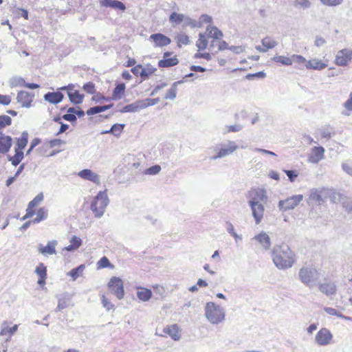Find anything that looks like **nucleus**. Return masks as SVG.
Masks as SVG:
<instances>
[{
    "label": "nucleus",
    "instance_id": "obj_1",
    "mask_svg": "<svg viewBox=\"0 0 352 352\" xmlns=\"http://www.w3.org/2000/svg\"><path fill=\"white\" fill-rule=\"evenodd\" d=\"M268 197L264 188L252 189L248 192V205L251 209L252 215L255 223L258 225L263 219L265 206Z\"/></svg>",
    "mask_w": 352,
    "mask_h": 352
},
{
    "label": "nucleus",
    "instance_id": "obj_2",
    "mask_svg": "<svg viewBox=\"0 0 352 352\" xmlns=\"http://www.w3.org/2000/svg\"><path fill=\"white\" fill-rule=\"evenodd\" d=\"M294 256V253L286 244L276 245L272 251L273 262L280 270H285L293 265Z\"/></svg>",
    "mask_w": 352,
    "mask_h": 352
},
{
    "label": "nucleus",
    "instance_id": "obj_3",
    "mask_svg": "<svg viewBox=\"0 0 352 352\" xmlns=\"http://www.w3.org/2000/svg\"><path fill=\"white\" fill-rule=\"evenodd\" d=\"M206 320L213 325L223 323L226 320L225 309L214 302H208L204 307Z\"/></svg>",
    "mask_w": 352,
    "mask_h": 352
},
{
    "label": "nucleus",
    "instance_id": "obj_4",
    "mask_svg": "<svg viewBox=\"0 0 352 352\" xmlns=\"http://www.w3.org/2000/svg\"><path fill=\"white\" fill-rule=\"evenodd\" d=\"M109 198L107 195V190L99 191L93 199L90 209L96 218H101L109 204Z\"/></svg>",
    "mask_w": 352,
    "mask_h": 352
},
{
    "label": "nucleus",
    "instance_id": "obj_5",
    "mask_svg": "<svg viewBox=\"0 0 352 352\" xmlns=\"http://www.w3.org/2000/svg\"><path fill=\"white\" fill-rule=\"evenodd\" d=\"M239 148L236 143L230 140H227L218 144L214 148V154L210 157V160L222 159L232 155Z\"/></svg>",
    "mask_w": 352,
    "mask_h": 352
},
{
    "label": "nucleus",
    "instance_id": "obj_6",
    "mask_svg": "<svg viewBox=\"0 0 352 352\" xmlns=\"http://www.w3.org/2000/svg\"><path fill=\"white\" fill-rule=\"evenodd\" d=\"M320 277L318 272L314 267H305L300 270L298 273L299 280L307 287H314Z\"/></svg>",
    "mask_w": 352,
    "mask_h": 352
},
{
    "label": "nucleus",
    "instance_id": "obj_7",
    "mask_svg": "<svg viewBox=\"0 0 352 352\" xmlns=\"http://www.w3.org/2000/svg\"><path fill=\"white\" fill-rule=\"evenodd\" d=\"M303 200L302 195H296L285 199L280 200L278 208L281 212H286L294 209Z\"/></svg>",
    "mask_w": 352,
    "mask_h": 352
},
{
    "label": "nucleus",
    "instance_id": "obj_8",
    "mask_svg": "<svg viewBox=\"0 0 352 352\" xmlns=\"http://www.w3.org/2000/svg\"><path fill=\"white\" fill-rule=\"evenodd\" d=\"M333 336L331 331L326 328H321L314 337V342L320 346H326L333 343Z\"/></svg>",
    "mask_w": 352,
    "mask_h": 352
},
{
    "label": "nucleus",
    "instance_id": "obj_9",
    "mask_svg": "<svg viewBox=\"0 0 352 352\" xmlns=\"http://www.w3.org/2000/svg\"><path fill=\"white\" fill-rule=\"evenodd\" d=\"M108 287L110 292L121 300L124 296V284L121 278L118 277H112L109 283Z\"/></svg>",
    "mask_w": 352,
    "mask_h": 352
},
{
    "label": "nucleus",
    "instance_id": "obj_10",
    "mask_svg": "<svg viewBox=\"0 0 352 352\" xmlns=\"http://www.w3.org/2000/svg\"><path fill=\"white\" fill-rule=\"evenodd\" d=\"M352 60V50L344 48L338 50L335 55L334 63L340 67H346Z\"/></svg>",
    "mask_w": 352,
    "mask_h": 352
},
{
    "label": "nucleus",
    "instance_id": "obj_11",
    "mask_svg": "<svg viewBox=\"0 0 352 352\" xmlns=\"http://www.w3.org/2000/svg\"><path fill=\"white\" fill-rule=\"evenodd\" d=\"M329 194V190L324 188H312L309 192V199L317 205L322 204Z\"/></svg>",
    "mask_w": 352,
    "mask_h": 352
},
{
    "label": "nucleus",
    "instance_id": "obj_12",
    "mask_svg": "<svg viewBox=\"0 0 352 352\" xmlns=\"http://www.w3.org/2000/svg\"><path fill=\"white\" fill-rule=\"evenodd\" d=\"M324 148L321 146L313 147L308 155L307 161L311 164H318L324 158Z\"/></svg>",
    "mask_w": 352,
    "mask_h": 352
},
{
    "label": "nucleus",
    "instance_id": "obj_13",
    "mask_svg": "<svg viewBox=\"0 0 352 352\" xmlns=\"http://www.w3.org/2000/svg\"><path fill=\"white\" fill-rule=\"evenodd\" d=\"M35 97L34 94L26 91H20L16 95V100L23 107L29 108Z\"/></svg>",
    "mask_w": 352,
    "mask_h": 352
},
{
    "label": "nucleus",
    "instance_id": "obj_14",
    "mask_svg": "<svg viewBox=\"0 0 352 352\" xmlns=\"http://www.w3.org/2000/svg\"><path fill=\"white\" fill-rule=\"evenodd\" d=\"M78 177L81 179L90 181L96 184H100V177L91 169H83L78 173Z\"/></svg>",
    "mask_w": 352,
    "mask_h": 352
},
{
    "label": "nucleus",
    "instance_id": "obj_15",
    "mask_svg": "<svg viewBox=\"0 0 352 352\" xmlns=\"http://www.w3.org/2000/svg\"><path fill=\"white\" fill-rule=\"evenodd\" d=\"M252 240L256 241L265 250H268L271 247V239L265 232H261L254 236Z\"/></svg>",
    "mask_w": 352,
    "mask_h": 352
},
{
    "label": "nucleus",
    "instance_id": "obj_16",
    "mask_svg": "<svg viewBox=\"0 0 352 352\" xmlns=\"http://www.w3.org/2000/svg\"><path fill=\"white\" fill-rule=\"evenodd\" d=\"M150 40L154 43V47L167 46L171 43V40L161 33L153 34L150 36Z\"/></svg>",
    "mask_w": 352,
    "mask_h": 352
},
{
    "label": "nucleus",
    "instance_id": "obj_17",
    "mask_svg": "<svg viewBox=\"0 0 352 352\" xmlns=\"http://www.w3.org/2000/svg\"><path fill=\"white\" fill-rule=\"evenodd\" d=\"M72 306H74V304L72 302V296L67 293L63 294L58 298V305L56 311H61Z\"/></svg>",
    "mask_w": 352,
    "mask_h": 352
},
{
    "label": "nucleus",
    "instance_id": "obj_18",
    "mask_svg": "<svg viewBox=\"0 0 352 352\" xmlns=\"http://www.w3.org/2000/svg\"><path fill=\"white\" fill-rule=\"evenodd\" d=\"M328 66L322 60L314 58L309 60L305 65L307 69L322 70Z\"/></svg>",
    "mask_w": 352,
    "mask_h": 352
},
{
    "label": "nucleus",
    "instance_id": "obj_19",
    "mask_svg": "<svg viewBox=\"0 0 352 352\" xmlns=\"http://www.w3.org/2000/svg\"><path fill=\"white\" fill-rule=\"evenodd\" d=\"M57 245L56 240H52L47 242L46 246H43L41 244L38 245V252L44 255H52L56 253L55 247Z\"/></svg>",
    "mask_w": 352,
    "mask_h": 352
},
{
    "label": "nucleus",
    "instance_id": "obj_20",
    "mask_svg": "<svg viewBox=\"0 0 352 352\" xmlns=\"http://www.w3.org/2000/svg\"><path fill=\"white\" fill-rule=\"evenodd\" d=\"M99 3L102 7L111 8L121 11H124L126 10L125 5L118 0H99Z\"/></svg>",
    "mask_w": 352,
    "mask_h": 352
},
{
    "label": "nucleus",
    "instance_id": "obj_21",
    "mask_svg": "<svg viewBox=\"0 0 352 352\" xmlns=\"http://www.w3.org/2000/svg\"><path fill=\"white\" fill-rule=\"evenodd\" d=\"M318 288L322 294L327 296L334 295L336 292V286L333 282L324 281L319 284Z\"/></svg>",
    "mask_w": 352,
    "mask_h": 352
},
{
    "label": "nucleus",
    "instance_id": "obj_22",
    "mask_svg": "<svg viewBox=\"0 0 352 352\" xmlns=\"http://www.w3.org/2000/svg\"><path fill=\"white\" fill-rule=\"evenodd\" d=\"M63 99V94L60 91L48 92L44 95V100L51 104H58Z\"/></svg>",
    "mask_w": 352,
    "mask_h": 352
},
{
    "label": "nucleus",
    "instance_id": "obj_23",
    "mask_svg": "<svg viewBox=\"0 0 352 352\" xmlns=\"http://www.w3.org/2000/svg\"><path fill=\"white\" fill-rule=\"evenodd\" d=\"M12 146V138L10 136L3 135L0 133V153H6Z\"/></svg>",
    "mask_w": 352,
    "mask_h": 352
},
{
    "label": "nucleus",
    "instance_id": "obj_24",
    "mask_svg": "<svg viewBox=\"0 0 352 352\" xmlns=\"http://www.w3.org/2000/svg\"><path fill=\"white\" fill-rule=\"evenodd\" d=\"M17 329V324H14L13 327H10L8 322H3L1 327L0 335L2 336L9 335L8 338L6 339V341L8 342L10 340L11 335L14 334Z\"/></svg>",
    "mask_w": 352,
    "mask_h": 352
},
{
    "label": "nucleus",
    "instance_id": "obj_25",
    "mask_svg": "<svg viewBox=\"0 0 352 352\" xmlns=\"http://www.w3.org/2000/svg\"><path fill=\"white\" fill-rule=\"evenodd\" d=\"M164 332L175 341L179 340L181 338L179 327L177 324L166 327L164 329Z\"/></svg>",
    "mask_w": 352,
    "mask_h": 352
},
{
    "label": "nucleus",
    "instance_id": "obj_26",
    "mask_svg": "<svg viewBox=\"0 0 352 352\" xmlns=\"http://www.w3.org/2000/svg\"><path fill=\"white\" fill-rule=\"evenodd\" d=\"M142 109L141 100H137L133 103L127 104L124 106L120 111L121 113H126V112H138Z\"/></svg>",
    "mask_w": 352,
    "mask_h": 352
},
{
    "label": "nucleus",
    "instance_id": "obj_27",
    "mask_svg": "<svg viewBox=\"0 0 352 352\" xmlns=\"http://www.w3.org/2000/svg\"><path fill=\"white\" fill-rule=\"evenodd\" d=\"M137 296L141 301L147 302L151 299L152 296V292L150 289L144 287H138Z\"/></svg>",
    "mask_w": 352,
    "mask_h": 352
},
{
    "label": "nucleus",
    "instance_id": "obj_28",
    "mask_svg": "<svg viewBox=\"0 0 352 352\" xmlns=\"http://www.w3.org/2000/svg\"><path fill=\"white\" fill-rule=\"evenodd\" d=\"M206 32L208 33V37L213 38L217 40L221 39L223 36L222 32L216 26L208 25L206 28Z\"/></svg>",
    "mask_w": 352,
    "mask_h": 352
},
{
    "label": "nucleus",
    "instance_id": "obj_29",
    "mask_svg": "<svg viewBox=\"0 0 352 352\" xmlns=\"http://www.w3.org/2000/svg\"><path fill=\"white\" fill-rule=\"evenodd\" d=\"M184 82V80H178L173 83L170 88L167 91L164 98L168 100H174L176 98L177 92V85Z\"/></svg>",
    "mask_w": 352,
    "mask_h": 352
},
{
    "label": "nucleus",
    "instance_id": "obj_30",
    "mask_svg": "<svg viewBox=\"0 0 352 352\" xmlns=\"http://www.w3.org/2000/svg\"><path fill=\"white\" fill-rule=\"evenodd\" d=\"M178 63H179V60H178L177 56H175L172 58L160 60L158 62V65L160 67H173V66L177 65L178 64Z\"/></svg>",
    "mask_w": 352,
    "mask_h": 352
},
{
    "label": "nucleus",
    "instance_id": "obj_31",
    "mask_svg": "<svg viewBox=\"0 0 352 352\" xmlns=\"http://www.w3.org/2000/svg\"><path fill=\"white\" fill-rule=\"evenodd\" d=\"M125 85L124 83H120L116 85L113 91L112 98L113 100H120L124 95L125 91Z\"/></svg>",
    "mask_w": 352,
    "mask_h": 352
},
{
    "label": "nucleus",
    "instance_id": "obj_32",
    "mask_svg": "<svg viewBox=\"0 0 352 352\" xmlns=\"http://www.w3.org/2000/svg\"><path fill=\"white\" fill-rule=\"evenodd\" d=\"M67 94L70 101L75 104H81L83 101L84 95L80 94L78 91H68Z\"/></svg>",
    "mask_w": 352,
    "mask_h": 352
},
{
    "label": "nucleus",
    "instance_id": "obj_33",
    "mask_svg": "<svg viewBox=\"0 0 352 352\" xmlns=\"http://www.w3.org/2000/svg\"><path fill=\"white\" fill-rule=\"evenodd\" d=\"M319 133L322 138L329 140L333 133V128L329 124L324 125L319 129Z\"/></svg>",
    "mask_w": 352,
    "mask_h": 352
},
{
    "label": "nucleus",
    "instance_id": "obj_34",
    "mask_svg": "<svg viewBox=\"0 0 352 352\" xmlns=\"http://www.w3.org/2000/svg\"><path fill=\"white\" fill-rule=\"evenodd\" d=\"M28 133L26 131L22 133L21 138H18L15 149L22 151L27 145Z\"/></svg>",
    "mask_w": 352,
    "mask_h": 352
},
{
    "label": "nucleus",
    "instance_id": "obj_35",
    "mask_svg": "<svg viewBox=\"0 0 352 352\" xmlns=\"http://www.w3.org/2000/svg\"><path fill=\"white\" fill-rule=\"evenodd\" d=\"M85 268V265L84 264L80 265L77 267L73 268L68 272L67 275L70 276L73 280H76L78 277L82 276Z\"/></svg>",
    "mask_w": 352,
    "mask_h": 352
},
{
    "label": "nucleus",
    "instance_id": "obj_36",
    "mask_svg": "<svg viewBox=\"0 0 352 352\" xmlns=\"http://www.w3.org/2000/svg\"><path fill=\"white\" fill-rule=\"evenodd\" d=\"M25 80L22 77L16 76H13L8 81L9 85L11 88L16 87H23L25 86Z\"/></svg>",
    "mask_w": 352,
    "mask_h": 352
},
{
    "label": "nucleus",
    "instance_id": "obj_37",
    "mask_svg": "<svg viewBox=\"0 0 352 352\" xmlns=\"http://www.w3.org/2000/svg\"><path fill=\"white\" fill-rule=\"evenodd\" d=\"M272 60L276 63H279L285 66H290L292 65V56L288 57L285 56H275L272 58Z\"/></svg>",
    "mask_w": 352,
    "mask_h": 352
},
{
    "label": "nucleus",
    "instance_id": "obj_38",
    "mask_svg": "<svg viewBox=\"0 0 352 352\" xmlns=\"http://www.w3.org/2000/svg\"><path fill=\"white\" fill-rule=\"evenodd\" d=\"M15 153H16L14 156L8 157V160L11 162L13 166H16L23 158V152L22 151H19V149H15Z\"/></svg>",
    "mask_w": 352,
    "mask_h": 352
},
{
    "label": "nucleus",
    "instance_id": "obj_39",
    "mask_svg": "<svg viewBox=\"0 0 352 352\" xmlns=\"http://www.w3.org/2000/svg\"><path fill=\"white\" fill-rule=\"evenodd\" d=\"M293 6L296 8L305 10L311 7V3L310 0H294L293 2Z\"/></svg>",
    "mask_w": 352,
    "mask_h": 352
},
{
    "label": "nucleus",
    "instance_id": "obj_40",
    "mask_svg": "<svg viewBox=\"0 0 352 352\" xmlns=\"http://www.w3.org/2000/svg\"><path fill=\"white\" fill-rule=\"evenodd\" d=\"M175 39L179 47H181L182 45H188L190 43L189 37L185 33L183 32L178 34L176 36Z\"/></svg>",
    "mask_w": 352,
    "mask_h": 352
},
{
    "label": "nucleus",
    "instance_id": "obj_41",
    "mask_svg": "<svg viewBox=\"0 0 352 352\" xmlns=\"http://www.w3.org/2000/svg\"><path fill=\"white\" fill-rule=\"evenodd\" d=\"M343 107L345 110L342 113L344 116H349L352 112V93L349 94L348 99L343 104Z\"/></svg>",
    "mask_w": 352,
    "mask_h": 352
},
{
    "label": "nucleus",
    "instance_id": "obj_42",
    "mask_svg": "<svg viewBox=\"0 0 352 352\" xmlns=\"http://www.w3.org/2000/svg\"><path fill=\"white\" fill-rule=\"evenodd\" d=\"M184 26H189L191 28H201V22H198L197 21L193 20L188 16H185V19L184 20Z\"/></svg>",
    "mask_w": 352,
    "mask_h": 352
},
{
    "label": "nucleus",
    "instance_id": "obj_43",
    "mask_svg": "<svg viewBox=\"0 0 352 352\" xmlns=\"http://www.w3.org/2000/svg\"><path fill=\"white\" fill-rule=\"evenodd\" d=\"M185 16L186 15L183 14L173 12L169 17V21L171 23L179 24L180 23L184 22Z\"/></svg>",
    "mask_w": 352,
    "mask_h": 352
},
{
    "label": "nucleus",
    "instance_id": "obj_44",
    "mask_svg": "<svg viewBox=\"0 0 352 352\" xmlns=\"http://www.w3.org/2000/svg\"><path fill=\"white\" fill-rule=\"evenodd\" d=\"M196 46L199 50H205L208 46V41L204 34L199 33V38L197 41Z\"/></svg>",
    "mask_w": 352,
    "mask_h": 352
},
{
    "label": "nucleus",
    "instance_id": "obj_45",
    "mask_svg": "<svg viewBox=\"0 0 352 352\" xmlns=\"http://www.w3.org/2000/svg\"><path fill=\"white\" fill-rule=\"evenodd\" d=\"M261 43L267 50L272 49L277 45V42L270 37H265L261 40Z\"/></svg>",
    "mask_w": 352,
    "mask_h": 352
},
{
    "label": "nucleus",
    "instance_id": "obj_46",
    "mask_svg": "<svg viewBox=\"0 0 352 352\" xmlns=\"http://www.w3.org/2000/svg\"><path fill=\"white\" fill-rule=\"evenodd\" d=\"M156 68L150 64L146 65L144 67H142V78L146 79L150 75L153 74L155 71Z\"/></svg>",
    "mask_w": 352,
    "mask_h": 352
},
{
    "label": "nucleus",
    "instance_id": "obj_47",
    "mask_svg": "<svg viewBox=\"0 0 352 352\" xmlns=\"http://www.w3.org/2000/svg\"><path fill=\"white\" fill-rule=\"evenodd\" d=\"M47 218V211L43 208H41L36 212V217L33 219L32 222L38 223L41 221L45 220Z\"/></svg>",
    "mask_w": 352,
    "mask_h": 352
},
{
    "label": "nucleus",
    "instance_id": "obj_48",
    "mask_svg": "<svg viewBox=\"0 0 352 352\" xmlns=\"http://www.w3.org/2000/svg\"><path fill=\"white\" fill-rule=\"evenodd\" d=\"M142 109L148 107L153 106L160 102V98H146L145 100H140Z\"/></svg>",
    "mask_w": 352,
    "mask_h": 352
},
{
    "label": "nucleus",
    "instance_id": "obj_49",
    "mask_svg": "<svg viewBox=\"0 0 352 352\" xmlns=\"http://www.w3.org/2000/svg\"><path fill=\"white\" fill-rule=\"evenodd\" d=\"M35 272L41 278H46L47 277V269L43 263H40L39 265L36 267Z\"/></svg>",
    "mask_w": 352,
    "mask_h": 352
},
{
    "label": "nucleus",
    "instance_id": "obj_50",
    "mask_svg": "<svg viewBox=\"0 0 352 352\" xmlns=\"http://www.w3.org/2000/svg\"><path fill=\"white\" fill-rule=\"evenodd\" d=\"M124 124H114L110 129L111 133L113 134L116 136H118L124 129Z\"/></svg>",
    "mask_w": 352,
    "mask_h": 352
},
{
    "label": "nucleus",
    "instance_id": "obj_51",
    "mask_svg": "<svg viewBox=\"0 0 352 352\" xmlns=\"http://www.w3.org/2000/svg\"><path fill=\"white\" fill-rule=\"evenodd\" d=\"M225 129L226 131L223 132L224 134L228 133L239 132L243 129V126L241 124H236L226 126Z\"/></svg>",
    "mask_w": 352,
    "mask_h": 352
},
{
    "label": "nucleus",
    "instance_id": "obj_52",
    "mask_svg": "<svg viewBox=\"0 0 352 352\" xmlns=\"http://www.w3.org/2000/svg\"><path fill=\"white\" fill-rule=\"evenodd\" d=\"M12 119L8 116H0V129L11 124Z\"/></svg>",
    "mask_w": 352,
    "mask_h": 352
},
{
    "label": "nucleus",
    "instance_id": "obj_53",
    "mask_svg": "<svg viewBox=\"0 0 352 352\" xmlns=\"http://www.w3.org/2000/svg\"><path fill=\"white\" fill-rule=\"evenodd\" d=\"M161 170V166L160 165H155L144 170V174L149 175H157Z\"/></svg>",
    "mask_w": 352,
    "mask_h": 352
},
{
    "label": "nucleus",
    "instance_id": "obj_54",
    "mask_svg": "<svg viewBox=\"0 0 352 352\" xmlns=\"http://www.w3.org/2000/svg\"><path fill=\"white\" fill-rule=\"evenodd\" d=\"M43 200V195L42 192L37 195L33 200H32L29 204L28 206L30 207V208H33L36 206L38 205Z\"/></svg>",
    "mask_w": 352,
    "mask_h": 352
},
{
    "label": "nucleus",
    "instance_id": "obj_55",
    "mask_svg": "<svg viewBox=\"0 0 352 352\" xmlns=\"http://www.w3.org/2000/svg\"><path fill=\"white\" fill-rule=\"evenodd\" d=\"M101 301L103 307L107 310L110 311L114 309V305L112 304L110 300L104 296L102 295Z\"/></svg>",
    "mask_w": 352,
    "mask_h": 352
},
{
    "label": "nucleus",
    "instance_id": "obj_56",
    "mask_svg": "<svg viewBox=\"0 0 352 352\" xmlns=\"http://www.w3.org/2000/svg\"><path fill=\"white\" fill-rule=\"evenodd\" d=\"M324 311L330 316H335L338 318L343 317V314L341 311L332 307H324Z\"/></svg>",
    "mask_w": 352,
    "mask_h": 352
},
{
    "label": "nucleus",
    "instance_id": "obj_57",
    "mask_svg": "<svg viewBox=\"0 0 352 352\" xmlns=\"http://www.w3.org/2000/svg\"><path fill=\"white\" fill-rule=\"evenodd\" d=\"M292 63L294 62V63H298V65L305 64V65L307 64V62L308 61L306 60V58L305 57H303L301 55H298V54L292 55Z\"/></svg>",
    "mask_w": 352,
    "mask_h": 352
},
{
    "label": "nucleus",
    "instance_id": "obj_58",
    "mask_svg": "<svg viewBox=\"0 0 352 352\" xmlns=\"http://www.w3.org/2000/svg\"><path fill=\"white\" fill-rule=\"evenodd\" d=\"M321 3L327 6H337L340 5L343 0H320Z\"/></svg>",
    "mask_w": 352,
    "mask_h": 352
},
{
    "label": "nucleus",
    "instance_id": "obj_59",
    "mask_svg": "<svg viewBox=\"0 0 352 352\" xmlns=\"http://www.w3.org/2000/svg\"><path fill=\"white\" fill-rule=\"evenodd\" d=\"M69 243L74 247V248L78 249L79 247L82 245V241L80 238L76 236H73L71 238Z\"/></svg>",
    "mask_w": 352,
    "mask_h": 352
},
{
    "label": "nucleus",
    "instance_id": "obj_60",
    "mask_svg": "<svg viewBox=\"0 0 352 352\" xmlns=\"http://www.w3.org/2000/svg\"><path fill=\"white\" fill-rule=\"evenodd\" d=\"M109 265V261L106 256L101 258L97 263L98 269L107 267Z\"/></svg>",
    "mask_w": 352,
    "mask_h": 352
},
{
    "label": "nucleus",
    "instance_id": "obj_61",
    "mask_svg": "<svg viewBox=\"0 0 352 352\" xmlns=\"http://www.w3.org/2000/svg\"><path fill=\"white\" fill-rule=\"evenodd\" d=\"M284 172L291 182H294L296 178L298 177V173L295 170H285Z\"/></svg>",
    "mask_w": 352,
    "mask_h": 352
},
{
    "label": "nucleus",
    "instance_id": "obj_62",
    "mask_svg": "<svg viewBox=\"0 0 352 352\" xmlns=\"http://www.w3.org/2000/svg\"><path fill=\"white\" fill-rule=\"evenodd\" d=\"M83 89L89 94H93L95 91L94 84L89 82L83 85Z\"/></svg>",
    "mask_w": 352,
    "mask_h": 352
},
{
    "label": "nucleus",
    "instance_id": "obj_63",
    "mask_svg": "<svg viewBox=\"0 0 352 352\" xmlns=\"http://www.w3.org/2000/svg\"><path fill=\"white\" fill-rule=\"evenodd\" d=\"M142 66L138 65L131 69L132 73L136 76H140L142 78Z\"/></svg>",
    "mask_w": 352,
    "mask_h": 352
},
{
    "label": "nucleus",
    "instance_id": "obj_64",
    "mask_svg": "<svg viewBox=\"0 0 352 352\" xmlns=\"http://www.w3.org/2000/svg\"><path fill=\"white\" fill-rule=\"evenodd\" d=\"M342 170L347 173L349 175L352 177V166L347 162H344L342 164Z\"/></svg>",
    "mask_w": 352,
    "mask_h": 352
}]
</instances>
